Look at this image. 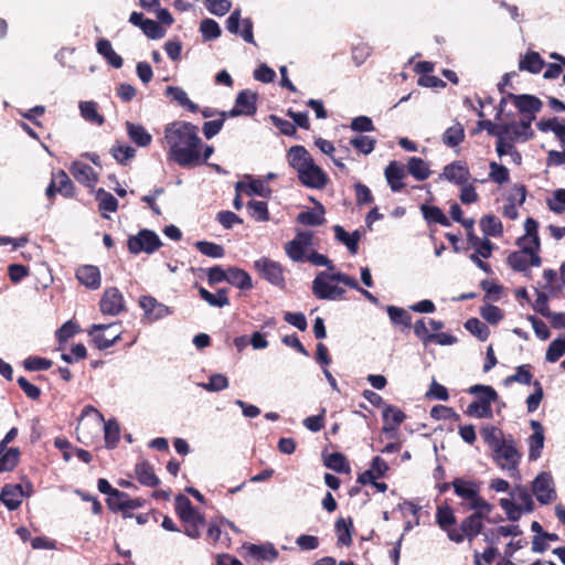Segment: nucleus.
Returning a JSON list of instances; mask_svg holds the SVG:
<instances>
[{"label": "nucleus", "mask_w": 565, "mask_h": 565, "mask_svg": "<svg viewBox=\"0 0 565 565\" xmlns=\"http://www.w3.org/2000/svg\"><path fill=\"white\" fill-rule=\"evenodd\" d=\"M164 140L169 146L168 158L182 168H193L199 161V148L203 141L199 127L192 122L175 120L164 128Z\"/></svg>", "instance_id": "obj_1"}, {"label": "nucleus", "mask_w": 565, "mask_h": 565, "mask_svg": "<svg viewBox=\"0 0 565 565\" xmlns=\"http://www.w3.org/2000/svg\"><path fill=\"white\" fill-rule=\"evenodd\" d=\"M289 166L296 170L300 183L309 189H323L329 178L327 173L315 163L311 154L303 146H292L287 152Z\"/></svg>", "instance_id": "obj_2"}, {"label": "nucleus", "mask_w": 565, "mask_h": 565, "mask_svg": "<svg viewBox=\"0 0 565 565\" xmlns=\"http://www.w3.org/2000/svg\"><path fill=\"white\" fill-rule=\"evenodd\" d=\"M468 393L477 396V399L467 406L465 414L475 418H492L491 404L498 401V392L490 385L476 384L469 387Z\"/></svg>", "instance_id": "obj_3"}, {"label": "nucleus", "mask_w": 565, "mask_h": 565, "mask_svg": "<svg viewBox=\"0 0 565 565\" xmlns=\"http://www.w3.org/2000/svg\"><path fill=\"white\" fill-rule=\"evenodd\" d=\"M508 97L513 102L514 106L522 115L521 126L526 130L522 132L524 140H530L534 137V131L531 128L532 121L535 119V115L541 111L543 107L542 100L535 95L530 94H513L508 93Z\"/></svg>", "instance_id": "obj_4"}, {"label": "nucleus", "mask_w": 565, "mask_h": 565, "mask_svg": "<svg viewBox=\"0 0 565 565\" xmlns=\"http://www.w3.org/2000/svg\"><path fill=\"white\" fill-rule=\"evenodd\" d=\"M525 234L516 239V245L526 253L529 265L540 267L542 258L540 256L541 239L539 236V222L532 217H527L524 222Z\"/></svg>", "instance_id": "obj_5"}, {"label": "nucleus", "mask_w": 565, "mask_h": 565, "mask_svg": "<svg viewBox=\"0 0 565 565\" xmlns=\"http://www.w3.org/2000/svg\"><path fill=\"white\" fill-rule=\"evenodd\" d=\"M162 245L159 235L148 228L140 230L136 235L129 236L127 247L130 254L138 255L140 253L153 254Z\"/></svg>", "instance_id": "obj_6"}, {"label": "nucleus", "mask_w": 565, "mask_h": 565, "mask_svg": "<svg viewBox=\"0 0 565 565\" xmlns=\"http://www.w3.org/2000/svg\"><path fill=\"white\" fill-rule=\"evenodd\" d=\"M493 460L502 469L519 475L518 466L521 459V455L518 451L514 440L512 438L505 439L502 444L495 447L493 450Z\"/></svg>", "instance_id": "obj_7"}, {"label": "nucleus", "mask_w": 565, "mask_h": 565, "mask_svg": "<svg viewBox=\"0 0 565 565\" xmlns=\"http://www.w3.org/2000/svg\"><path fill=\"white\" fill-rule=\"evenodd\" d=\"M254 268L270 285L285 289L286 279L284 276V268L278 262L268 257H260L254 262Z\"/></svg>", "instance_id": "obj_8"}, {"label": "nucleus", "mask_w": 565, "mask_h": 565, "mask_svg": "<svg viewBox=\"0 0 565 565\" xmlns=\"http://www.w3.org/2000/svg\"><path fill=\"white\" fill-rule=\"evenodd\" d=\"M482 520L483 518H480L479 514L468 515L461 521L459 530L448 531L449 540L455 543H461L465 539L472 542L482 531Z\"/></svg>", "instance_id": "obj_9"}, {"label": "nucleus", "mask_w": 565, "mask_h": 565, "mask_svg": "<svg viewBox=\"0 0 565 565\" xmlns=\"http://www.w3.org/2000/svg\"><path fill=\"white\" fill-rule=\"evenodd\" d=\"M532 491L541 504H548L557 497L554 480L550 472H540L532 481Z\"/></svg>", "instance_id": "obj_10"}, {"label": "nucleus", "mask_w": 565, "mask_h": 565, "mask_svg": "<svg viewBox=\"0 0 565 565\" xmlns=\"http://www.w3.org/2000/svg\"><path fill=\"white\" fill-rule=\"evenodd\" d=\"M33 492V486L28 482V491H24L23 484H4L0 492V501L9 511L17 510L24 497H30Z\"/></svg>", "instance_id": "obj_11"}, {"label": "nucleus", "mask_w": 565, "mask_h": 565, "mask_svg": "<svg viewBox=\"0 0 565 565\" xmlns=\"http://www.w3.org/2000/svg\"><path fill=\"white\" fill-rule=\"evenodd\" d=\"M313 233L310 231L298 232L294 239L285 245L287 256L296 263L303 262L308 247L312 244Z\"/></svg>", "instance_id": "obj_12"}, {"label": "nucleus", "mask_w": 565, "mask_h": 565, "mask_svg": "<svg viewBox=\"0 0 565 565\" xmlns=\"http://www.w3.org/2000/svg\"><path fill=\"white\" fill-rule=\"evenodd\" d=\"M226 29L232 34H239L246 43L256 44L253 22L249 18L241 20V10H234L226 20Z\"/></svg>", "instance_id": "obj_13"}, {"label": "nucleus", "mask_w": 565, "mask_h": 565, "mask_svg": "<svg viewBox=\"0 0 565 565\" xmlns=\"http://www.w3.org/2000/svg\"><path fill=\"white\" fill-rule=\"evenodd\" d=\"M117 324H93L88 333L93 337V341L98 350H106L113 347L120 339V331H115L105 334L104 331H109L116 328Z\"/></svg>", "instance_id": "obj_14"}, {"label": "nucleus", "mask_w": 565, "mask_h": 565, "mask_svg": "<svg viewBox=\"0 0 565 565\" xmlns=\"http://www.w3.org/2000/svg\"><path fill=\"white\" fill-rule=\"evenodd\" d=\"M139 306L143 310V318L148 322H154L157 320L163 319L172 313L170 307L164 303L159 302L152 296H141L139 298Z\"/></svg>", "instance_id": "obj_15"}, {"label": "nucleus", "mask_w": 565, "mask_h": 565, "mask_svg": "<svg viewBox=\"0 0 565 565\" xmlns=\"http://www.w3.org/2000/svg\"><path fill=\"white\" fill-rule=\"evenodd\" d=\"M99 306L104 315H119L125 310V300L122 294L116 287L107 288L102 296Z\"/></svg>", "instance_id": "obj_16"}, {"label": "nucleus", "mask_w": 565, "mask_h": 565, "mask_svg": "<svg viewBox=\"0 0 565 565\" xmlns=\"http://www.w3.org/2000/svg\"><path fill=\"white\" fill-rule=\"evenodd\" d=\"M477 131L484 129L490 136L501 137V135H512L511 141L516 140L521 132L516 122L495 125L489 119L479 120Z\"/></svg>", "instance_id": "obj_17"}, {"label": "nucleus", "mask_w": 565, "mask_h": 565, "mask_svg": "<svg viewBox=\"0 0 565 565\" xmlns=\"http://www.w3.org/2000/svg\"><path fill=\"white\" fill-rule=\"evenodd\" d=\"M530 425L533 434L527 439L529 460L536 461L541 457L544 447V427L539 420H531Z\"/></svg>", "instance_id": "obj_18"}, {"label": "nucleus", "mask_w": 565, "mask_h": 565, "mask_svg": "<svg viewBox=\"0 0 565 565\" xmlns=\"http://www.w3.org/2000/svg\"><path fill=\"white\" fill-rule=\"evenodd\" d=\"M470 178L468 168L460 161H454L445 166L443 172L439 174L440 180H447L457 185H465Z\"/></svg>", "instance_id": "obj_19"}, {"label": "nucleus", "mask_w": 565, "mask_h": 565, "mask_svg": "<svg viewBox=\"0 0 565 565\" xmlns=\"http://www.w3.org/2000/svg\"><path fill=\"white\" fill-rule=\"evenodd\" d=\"M332 273L320 271L312 280V294L317 299L331 300L334 285L331 284Z\"/></svg>", "instance_id": "obj_20"}, {"label": "nucleus", "mask_w": 565, "mask_h": 565, "mask_svg": "<svg viewBox=\"0 0 565 565\" xmlns=\"http://www.w3.org/2000/svg\"><path fill=\"white\" fill-rule=\"evenodd\" d=\"M70 171L77 182L87 188L93 189L98 181L97 173L94 171V169L89 164L82 161H74L71 164Z\"/></svg>", "instance_id": "obj_21"}, {"label": "nucleus", "mask_w": 565, "mask_h": 565, "mask_svg": "<svg viewBox=\"0 0 565 565\" xmlns=\"http://www.w3.org/2000/svg\"><path fill=\"white\" fill-rule=\"evenodd\" d=\"M77 280L85 287L96 290L100 287V270L94 265H83L76 270Z\"/></svg>", "instance_id": "obj_22"}, {"label": "nucleus", "mask_w": 565, "mask_h": 565, "mask_svg": "<svg viewBox=\"0 0 565 565\" xmlns=\"http://www.w3.org/2000/svg\"><path fill=\"white\" fill-rule=\"evenodd\" d=\"M311 201L316 203V207L313 210H307L300 212L297 216V222L305 226H319L326 222L324 218V207L323 205L311 198Z\"/></svg>", "instance_id": "obj_23"}, {"label": "nucleus", "mask_w": 565, "mask_h": 565, "mask_svg": "<svg viewBox=\"0 0 565 565\" xmlns=\"http://www.w3.org/2000/svg\"><path fill=\"white\" fill-rule=\"evenodd\" d=\"M257 94L249 90H241L235 98V106L243 116H254L257 111Z\"/></svg>", "instance_id": "obj_24"}, {"label": "nucleus", "mask_w": 565, "mask_h": 565, "mask_svg": "<svg viewBox=\"0 0 565 565\" xmlns=\"http://www.w3.org/2000/svg\"><path fill=\"white\" fill-rule=\"evenodd\" d=\"M385 178L393 192H399L404 188L403 179L405 177V170L402 164L397 161H391L385 168Z\"/></svg>", "instance_id": "obj_25"}, {"label": "nucleus", "mask_w": 565, "mask_h": 565, "mask_svg": "<svg viewBox=\"0 0 565 565\" xmlns=\"http://www.w3.org/2000/svg\"><path fill=\"white\" fill-rule=\"evenodd\" d=\"M247 553L256 561L274 562L278 558V551L271 543L249 544Z\"/></svg>", "instance_id": "obj_26"}, {"label": "nucleus", "mask_w": 565, "mask_h": 565, "mask_svg": "<svg viewBox=\"0 0 565 565\" xmlns=\"http://www.w3.org/2000/svg\"><path fill=\"white\" fill-rule=\"evenodd\" d=\"M175 511L182 522L200 520L203 516L192 504L189 498L178 494L175 498Z\"/></svg>", "instance_id": "obj_27"}, {"label": "nucleus", "mask_w": 565, "mask_h": 565, "mask_svg": "<svg viewBox=\"0 0 565 565\" xmlns=\"http://www.w3.org/2000/svg\"><path fill=\"white\" fill-rule=\"evenodd\" d=\"M226 281L241 290H248L253 287L249 274L246 270L234 266L227 268Z\"/></svg>", "instance_id": "obj_28"}, {"label": "nucleus", "mask_w": 565, "mask_h": 565, "mask_svg": "<svg viewBox=\"0 0 565 565\" xmlns=\"http://www.w3.org/2000/svg\"><path fill=\"white\" fill-rule=\"evenodd\" d=\"M96 51L99 55H102L107 63L114 68H120L124 64V60L120 55H118L111 46V43L107 39H99L96 42Z\"/></svg>", "instance_id": "obj_29"}, {"label": "nucleus", "mask_w": 565, "mask_h": 565, "mask_svg": "<svg viewBox=\"0 0 565 565\" xmlns=\"http://www.w3.org/2000/svg\"><path fill=\"white\" fill-rule=\"evenodd\" d=\"M127 135L129 139L138 147H148L152 141V136L140 124L126 122Z\"/></svg>", "instance_id": "obj_30"}, {"label": "nucleus", "mask_w": 565, "mask_h": 565, "mask_svg": "<svg viewBox=\"0 0 565 565\" xmlns=\"http://www.w3.org/2000/svg\"><path fill=\"white\" fill-rule=\"evenodd\" d=\"M138 481L146 487H157L160 479L156 476L153 467L148 461L138 462L135 467Z\"/></svg>", "instance_id": "obj_31"}, {"label": "nucleus", "mask_w": 565, "mask_h": 565, "mask_svg": "<svg viewBox=\"0 0 565 565\" xmlns=\"http://www.w3.org/2000/svg\"><path fill=\"white\" fill-rule=\"evenodd\" d=\"M166 96L177 102L181 107L185 108L190 113H198L199 106L193 103L186 92L179 86H168L166 88Z\"/></svg>", "instance_id": "obj_32"}, {"label": "nucleus", "mask_w": 565, "mask_h": 565, "mask_svg": "<svg viewBox=\"0 0 565 565\" xmlns=\"http://www.w3.org/2000/svg\"><path fill=\"white\" fill-rule=\"evenodd\" d=\"M544 66V60L534 51L526 52L519 61V70L531 74H539Z\"/></svg>", "instance_id": "obj_33"}, {"label": "nucleus", "mask_w": 565, "mask_h": 565, "mask_svg": "<svg viewBox=\"0 0 565 565\" xmlns=\"http://www.w3.org/2000/svg\"><path fill=\"white\" fill-rule=\"evenodd\" d=\"M407 172L417 181H425L431 174L429 163L419 157H411L408 159Z\"/></svg>", "instance_id": "obj_34"}, {"label": "nucleus", "mask_w": 565, "mask_h": 565, "mask_svg": "<svg viewBox=\"0 0 565 565\" xmlns=\"http://www.w3.org/2000/svg\"><path fill=\"white\" fill-rule=\"evenodd\" d=\"M451 486L456 495L461 499L470 500L473 497H477V493H480V488L475 481L456 478L451 482Z\"/></svg>", "instance_id": "obj_35"}, {"label": "nucleus", "mask_w": 565, "mask_h": 565, "mask_svg": "<svg viewBox=\"0 0 565 565\" xmlns=\"http://www.w3.org/2000/svg\"><path fill=\"white\" fill-rule=\"evenodd\" d=\"M235 189L237 192L245 189L247 195H258L265 199L271 195V189L260 179H253L248 183L239 181L236 183Z\"/></svg>", "instance_id": "obj_36"}, {"label": "nucleus", "mask_w": 565, "mask_h": 565, "mask_svg": "<svg viewBox=\"0 0 565 565\" xmlns=\"http://www.w3.org/2000/svg\"><path fill=\"white\" fill-rule=\"evenodd\" d=\"M200 297L206 301L211 307L223 308L230 305V299L227 297L228 289L221 288L217 290L216 295L210 292L204 287H199Z\"/></svg>", "instance_id": "obj_37"}, {"label": "nucleus", "mask_w": 565, "mask_h": 565, "mask_svg": "<svg viewBox=\"0 0 565 565\" xmlns=\"http://www.w3.org/2000/svg\"><path fill=\"white\" fill-rule=\"evenodd\" d=\"M536 127L542 132H548V131L554 132V135L558 139L561 146L562 147L565 146V140H564V137H565V121L563 124H561L558 121L557 117H553V118H550V119H541L536 124Z\"/></svg>", "instance_id": "obj_38"}, {"label": "nucleus", "mask_w": 565, "mask_h": 565, "mask_svg": "<svg viewBox=\"0 0 565 565\" xmlns=\"http://www.w3.org/2000/svg\"><path fill=\"white\" fill-rule=\"evenodd\" d=\"M81 116L88 122L102 126L105 122L104 116H102L97 108V103L93 100L81 102L78 105Z\"/></svg>", "instance_id": "obj_39"}, {"label": "nucleus", "mask_w": 565, "mask_h": 565, "mask_svg": "<svg viewBox=\"0 0 565 565\" xmlns=\"http://www.w3.org/2000/svg\"><path fill=\"white\" fill-rule=\"evenodd\" d=\"M420 211L423 213L424 218L428 223L440 224L441 226H445V227H448L451 225L449 218L445 215L443 210L436 205L423 204L420 206Z\"/></svg>", "instance_id": "obj_40"}, {"label": "nucleus", "mask_w": 565, "mask_h": 565, "mask_svg": "<svg viewBox=\"0 0 565 565\" xmlns=\"http://www.w3.org/2000/svg\"><path fill=\"white\" fill-rule=\"evenodd\" d=\"M96 200L98 201V209L103 217H108L105 212H116L118 209L117 199L104 189H98L95 193Z\"/></svg>", "instance_id": "obj_41"}, {"label": "nucleus", "mask_w": 565, "mask_h": 565, "mask_svg": "<svg viewBox=\"0 0 565 565\" xmlns=\"http://www.w3.org/2000/svg\"><path fill=\"white\" fill-rule=\"evenodd\" d=\"M468 244L476 249L477 255L482 258H489L492 254L493 244L486 236L483 239L477 236L475 233L467 234Z\"/></svg>", "instance_id": "obj_42"}, {"label": "nucleus", "mask_w": 565, "mask_h": 565, "mask_svg": "<svg viewBox=\"0 0 565 565\" xmlns=\"http://www.w3.org/2000/svg\"><path fill=\"white\" fill-rule=\"evenodd\" d=\"M480 227L484 236L488 237H500L503 234V226L501 221L492 214L484 215L480 220Z\"/></svg>", "instance_id": "obj_43"}, {"label": "nucleus", "mask_w": 565, "mask_h": 565, "mask_svg": "<svg viewBox=\"0 0 565 565\" xmlns=\"http://www.w3.org/2000/svg\"><path fill=\"white\" fill-rule=\"evenodd\" d=\"M324 466L338 473H350L351 467L347 457L341 452H332L324 459Z\"/></svg>", "instance_id": "obj_44"}, {"label": "nucleus", "mask_w": 565, "mask_h": 565, "mask_svg": "<svg viewBox=\"0 0 565 565\" xmlns=\"http://www.w3.org/2000/svg\"><path fill=\"white\" fill-rule=\"evenodd\" d=\"M507 263L514 271L530 276L527 254L523 253V249L520 248V250L510 253Z\"/></svg>", "instance_id": "obj_45"}, {"label": "nucleus", "mask_w": 565, "mask_h": 565, "mask_svg": "<svg viewBox=\"0 0 565 565\" xmlns=\"http://www.w3.org/2000/svg\"><path fill=\"white\" fill-rule=\"evenodd\" d=\"M465 139V129L460 122L447 128L443 134V142L450 148L459 146Z\"/></svg>", "instance_id": "obj_46"}, {"label": "nucleus", "mask_w": 565, "mask_h": 565, "mask_svg": "<svg viewBox=\"0 0 565 565\" xmlns=\"http://www.w3.org/2000/svg\"><path fill=\"white\" fill-rule=\"evenodd\" d=\"M335 532L338 535V544L349 546L352 544V519L345 520L344 518H339L334 524Z\"/></svg>", "instance_id": "obj_47"}, {"label": "nucleus", "mask_w": 565, "mask_h": 565, "mask_svg": "<svg viewBox=\"0 0 565 565\" xmlns=\"http://www.w3.org/2000/svg\"><path fill=\"white\" fill-rule=\"evenodd\" d=\"M530 369H531L530 364L519 365L515 369V373L514 374H512V375H510V376L504 379V381H503L504 385L509 386L512 383H520V384H523V385H531L532 384L533 374L531 373Z\"/></svg>", "instance_id": "obj_48"}, {"label": "nucleus", "mask_w": 565, "mask_h": 565, "mask_svg": "<svg viewBox=\"0 0 565 565\" xmlns=\"http://www.w3.org/2000/svg\"><path fill=\"white\" fill-rule=\"evenodd\" d=\"M105 444L108 449H114L120 438L119 424L115 418L108 419L104 424Z\"/></svg>", "instance_id": "obj_49"}, {"label": "nucleus", "mask_w": 565, "mask_h": 565, "mask_svg": "<svg viewBox=\"0 0 565 565\" xmlns=\"http://www.w3.org/2000/svg\"><path fill=\"white\" fill-rule=\"evenodd\" d=\"M53 180L57 186L58 193L65 198H73L75 194V185L64 170H58L53 174Z\"/></svg>", "instance_id": "obj_50"}, {"label": "nucleus", "mask_w": 565, "mask_h": 565, "mask_svg": "<svg viewBox=\"0 0 565 565\" xmlns=\"http://www.w3.org/2000/svg\"><path fill=\"white\" fill-rule=\"evenodd\" d=\"M247 211L256 222H267L269 220L268 205L264 201L250 200L247 202Z\"/></svg>", "instance_id": "obj_51"}, {"label": "nucleus", "mask_w": 565, "mask_h": 565, "mask_svg": "<svg viewBox=\"0 0 565 565\" xmlns=\"http://www.w3.org/2000/svg\"><path fill=\"white\" fill-rule=\"evenodd\" d=\"M510 494L512 498L521 502L522 512L531 513L534 510V501L525 487L515 486Z\"/></svg>", "instance_id": "obj_52"}, {"label": "nucleus", "mask_w": 565, "mask_h": 565, "mask_svg": "<svg viewBox=\"0 0 565 565\" xmlns=\"http://www.w3.org/2000/svg\"><path fill=\"white\" fill-rule=\"evenodd\" d=\"M20 450L11 447L0 455V472L12 471L19 463Z\"/></svg>", "instance_id": "obj_53"}, {"label": "nucleus", "mask_w": 565, "mask_h": 565, "mask_svg": "<svg viewBox=\"0 0 565 565\" xmlns=\"http://www.w3.org/2000/svg\"><path fill=\"white\" fill-rule=\"evenodd\" d=\"M110 153L114 159L121 166L127 164V162L136 156V149L128 145H120L116 142L111 149Z\"/></svg>", "instance_id": "obj_54"}, {"label": "nucleus", "mask_w": 565, "mask_h": 565, "mask_svg": "<svg viewBox=\"0 0 565 565\" xmlns=\"http://www.w3.org/2000/svg\"><path fill=\"white\" fill-rule=\"evenodd\" d=\"M200 32L204 41H213L220 38L222 30L215 20L205 18L200 23Z\"/></svg>", "instance_id": "obj_55"}, {"label": "nucleus", "mask_w": 565, "mask_h": 565, "mask_svg": "<svg viewBox=\"0 0 565 565\" xmlns=\"http://www.w3.org/2000/svg\"><path fill=\"white\" fill-rule=\"evenodd\" d=\"M194 246L201 254L211 258H222L225 255L224 247L213 242L198 241Z\"/></svg>", "instance_id": "obj_56"}, {"label": "nucleus", "mask_w": 565, "mask_h": 565, "mask_svg": "<svg viewBox=\"0 0 565 565\" xmlns=\"http://www.w3.org/2000/svg\"><path fill=\"white\" fill-rule=\"evenodd\" d=\"M465 328L478 340L486 341L490 335V329L478 318H470L465 322Z\"/></svg>", "instance_id": "obj_57"}, {"label": "nucleus", "mask_w": 565, "mask_h": 565, "mask_svg": "<svg viewBox=\"0 0 565 565\" xmlns=\"http://www.w3.org/2000/svg\"><path fill=\"white\" fill-rule=\"evenodd\" d=\"M565 354V334L554 339L546 351L545 359L550 363H555Z\"/></svg>", "instance_id": "obj_58"}, {"label": "nucleus", "mask_w": 565, "mask_h": 565, "mask_svg": "<svg viewBox=\"0 0 565 565\" xmlns=\"http://www.w3.org/2000/svg\"><path fill=\"white\" fill-rule=\"evenodd\" d=\"M481 434L484 443L490 447L491 450H493L505 440L502 430L495 426L483 427Z\"/></svg>", "instance_id": "obj_59"}, {"label": "nucleus", "mask_w": 565, "mask_h": 565, "mask_svg": "<svg viewBox=\"0 0 565 565\" xmlns=\"http://www.w3.org/2000/svg\"><path fill=\"white\" fill-rule=\"evenodd\" d=\"M386 311L393 324H403L405 328L412 326V316L405 309L396 306H387Z\"/></svg>", "instance_id": "obj_60"}, {"label": "nucleus", "mask_w": 565, "mask_h": 565, "mask_svg": "<svg viewBox=\"0 0 565 565\" xmlns=\"http://www.w3.org/2000/svg\"><path fill=\"white\" fill-rule=\"evenodd\" d=\"M468 509L473 510L472 514H479L480 518L486 519L492 512L493 505L477 493V497L469 500Z\"/></svg>", "instance_id": "obj_61"}, {"label": "nucleus", "mask_w": 565, "mask_h": 565, "mask_svg": "<svg viewBox=\"0 0 565 565\" xmlns=\"http://www.w3.org/2000/svg\"><path fill=\"white\" fill-rule=\"evenodd\" d=\"M350 145L363 154H370L376 145L373 137L360 135L350 140Z\"/></svg>", "instance_id": "obj_62"}, {"label": "nucleus", "mask_w": 565, "mask_h": 565, "mask_svg": "<svg viewBox=\"0 0 565 565\" xmlns=\"http://www.w3.org/2000/svg\"><path fill=\"white\" fill-rule=\"evenodd\" d=\"M436 522L444 531H450L449 527L456 523V516L450 507L438 508Z\"/></svg>", "instance_id": "obj_63"}, {"label": "nucleus", "mask_w": 565, "mask_h": 565, "mask_svg": "<svg viewBox=\"0 0 565 565\" xmlns=\"http://www.w3.org/2000/svg\"><path fill=\"white\" fill-rule=\"evenodd\" d=\"M547 206L552 212L562 214L565 211V189L555 190L553 199L547 200Z\"/></svg>", "instance_id": "obj_64"}]
</instances>
